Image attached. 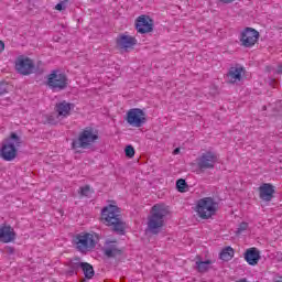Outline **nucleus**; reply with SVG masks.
Here are the masks:
<instances>
[{"instance_id": "1", "label": "nucleus", "mask_w": 282, "mask_h": 282, "mask_svg": "<svg viewBox=\"0 0 282 282\" xmlns=\"http://www.w3.org/2000/svg\"><path fill=\"white\" fill-rule=\"evenodd\" d=\"M101 221L105 226H111L117 235H124L127 225L120 215V208L116 205H108L101 209Z\"/></svg>"}, {"instance_id": "2", "label": "nucleus", "mask_w": 282, "mask_h": 282, "mask_svg": "<svg viewBox=\"0 0 282 282\" xmlns=\"http://www.w3.org/2000/svg\"><path fill=\"white\" fill-rule=\"evenodd\" d=\"M169 215V208L164 205H154L148 217V232L151 235H160L164 228V219Z\"/></svg>"}, {"instance_id": "3", "label": "nucleus", "mask_w": 282, "mask_h": 282, "mask_svg": "<svg viewBox=\"0 0 282 282\" xmlns=\"http://www.w3.org/2000/svg\"><path fill=\"white\" fill-rule=\"evenodd\" d=\"M98 140V130L93 127H86L78 133L76 139H73L72 149L73 151L80 153V150L78 149H93Z\"/></svg>"}, {"instance_id": "4", "label": "nucleus", "mask_w": 282, "mask_h": 282, "mask_svg": "<svg viewBox=\"0 0 282 282\" xmlns=\"http://www.w3.org/2000/svg\"><path fill=\"white\" fill-rule=\"evenodd\" d=\"M21 137L17 132H11L10 135L2 141L0 155L6 162H12L17 158L18 147L22 144Z\"/></svg>"}, {"instance_id": "5", "label": "nucleus", "mask_w": 282, "mask_h": 282, "mask_svg": "<svg viewBox=\"0 0 282 282\" xmlns=\"http://www.w3.org/2000/svg\"><path fill=\"white\" fill-rule=\"evenodd\" d=\"M46 85L52 91H64L69 86V78L65 73L54 69L47 75Z\"/></svg>"}, {"instance_id": "6", "label": "nucleus", "mask_w": 282, "mask_h": 282, "mask_svg": "<svg viewBox=\"0 0 282 282\" xmlns=\"http://www.w3.org/2000/svg\"><path fill=\"white\" fill-rule=\"evenodd\" d=\"M218 206L219 205L213 197H204L198 199L196 213H198L200 219H210V217L217 213Z\"/></svg>"}, {"instance_id": "7", "label": "nucleus", "mask_w": 282, "mask_h": 282, "mask_svg": "<svg viewBox=\"0 0 282 282\" xmlns=\"http://www.w3.org/2000/svg\"><path fill=\"white\" fill-rule=\"evenodd\" d=\"M98 236L89 232H82L75 236L74 241L78 252H89L96 248V238Z\"/></svg>"}, {"instance_id": "8", "label": "nucleus", "mask_w": 282, "mask_h": 282, "mask_svg": "<svg viewBox=\"0 0 282 282\" xmlns=\"http://www.w3.org/2000/svg\"><path fill=\"white\" fill-rule=\"evenodd\" d=\"M219 158L213 151H206L196 159V164L199 171H208L215 169Z\"/></svg>"}, {"instance_id": "9", "label": "nucleus", "mask_w": 282, "mask_h": 282, "mask_svg": "<svg viewBox=\"0 0 282 282\" xmlns=\"http://www.w3.org/2000/svg\"><path fill=\"white\" fill-rule=\"evenodd\" d=\"M126 120L130 127H143L147 124V112L140 108H132L127 112Z\"/></svg>"}, {"instance_id": "10", "label": "nucleus", "mask_w": 282, "mask_h": 282, "mask_svg": "<svg viewBox=\"0 0 282 282\" xmlns=\"http://www.w3.org/2000/svg\"><path fill=\"white\" fill-rule=\"evenodd\" d=\"M240 43L242 47H253V45L257 44V41H259V31L247 26L241 33H240Z\"/></svg>"}, {"instance_id": "11", "label": "nucleus", "mask_w": 282, "mask_h": 282, "mask_svg": "<svg viewBox=\"0 0 282 282\" xmlns=\"http://www.w3.org/2000/svg\"><path fill=\"white\" fill-rule=\"evenodd\" d=\"M15 69L22 76H30L34 72V62L30 57L19 58L15 62Z\"/></svg>"}, {"instance_id": "12", "label": "nucleus", "mask_w": 282, "mask_h": 282, "mask_svg": "<svg viewBox=\"0 0 282 282\" xmlns=\"http://www.w3.org/2000/svg\"><path fill=\"white\" fill-rule=\"evenodd\" d=\"M135 30L139 34H149L153 32V21L148 15H140L135 21Z\"/></svg>"}, {"instance_id": "13", "label": "nucleus", "mask_w": 282, "mask_h": 282, "mask_svg": "<svg viewBox=\"0 0 282 282\" xmlns=\"http://www.w3.org/2000/svg\"><path fill=\"white\" fill-rule=\"evenodd\" d=\"M104 254L108 259H116V257L122 254V251L118 248V242L116 240H107L104 247Z\"/></svg>"}, {"instance_id": "14", "label": "nucleus", "mask_w": 282, "mask_h": 282, "mask_svg": "<svg viewBox=\"0 0 282 282\" xmlns=\"http://www.w3.org/2000/svg\"><path fill=\"white\" fill-rule=\"evenodd\" d=\"M258 191L259 197L262 202H272V199H274V193H276L274 185L270 183H263Z\"/></svg>"}, {"instance_id": "15", "label": "nucleus", "mask_w": 282, "mask_h": 282, "mask_svg": "<svg viewBox=\"0 0 282 282\" xmlns=\"http://www.w3.org/2000/svg\"><path fill=\"white\" fill-rule=\"evenodd\" d=\"M17 239V232H14V228L10 225L0 226V241L2 243H10Z\"/></svg>"}, {"instance_id": "16", "label": "nucleus", "mask_w": 282, "mask_h": 282, "mask_svg": "<svg viewBox=\"0 0 282 282\" xmlns=\"http://www.w3.org/2000/svg\"><path fill=\"white\" fill-rule=\"evenodd\" d=\"M72 109H74V104L63 100L55 105V113L58 115L62 119L69 116Z\"/></svg>"}, {"instance_id": "17", "label": "nucleus", "mask_w": 282, "mask_h": 282, "mask_svg": "<svg viewBox=\"0 0 282 282\" xmlns=\"http://www.w3.org/2000/svg\"><path fill=\"white\" fill-rule=\"evenodd\" d=\"M138 44V40L131 35H120L117 37V45L121 50H129Z\"/></svg>"}, {"instance_id": "18", "label": "nucleus", "mask_w": 282, "mask_h": 282, "mask_svg": "<svg viewBox=\"0 0 282 282\" xmlns=\"http://www.w3.org/2000/svg\"><path fill=\"white\" fill-rule=\"evenodd\" d=\"M241 74H243V67L241 66H235L230 67L227 73V80L231 85H235V83H241Z\"/></svg>"}, {"instance_id": "19", "label": "nucleus", "mask_w": 282, "mask_h": 282, "mask_svg": "<svg viewBox=\"0 0 282 282\" xmlns=\"http://www.w3.org/2000/svg\"><path fill=\"white\" fill-rule=\"evenodd\" d=\"M259 259H261V253L257 248H249L246 250L245 261H247L249 265H257V263H259Z\"/></svg>"}, {"instance_id": "20", "label": "nucleus", "mask_w": 282, "mask_h": 282, "mask_svg": "<svg viewBox=\"0 0 282 282\" xmlns=\"http://www.w3.org/2000/svg\"><path fill=\"white\" fill-rule=\"evenodd\" d=\"M85 262H80V258H74L68 263V271L67 274L69 276H74V274H78V270L83 269Z\"/></svg>"}, {"instance_id": "21", "label": "nucleus", "mask_w": 282, "mask_h": 282, "mask_svg": "<svg viewBox=\"0 0 282 282\" xmlns=\"http://www.w3.org/2000/svg\"><path fill=\"white\" fill-rule=\"evenodd\" d=\"M213 264V261L206 260V261H196L195 268L197 272L204 273L210 270V265Z\"/></svg>"}, {"instance_id": "22", "label": "nucleus", "mask_w": 282, "mask_h": 282, "mask_svg": "<svg viewBox=\"0 0 282 282\" xmlns=\"http://www.w3.org/2000/svg\"><path fill=\"white\" fill-rule=\"evenodd\" d=\"M82 270L85 275V279H94V275L96 274V272L94 271V265H91L88 262H84V264L82 265Z\"/></svg>"}, {"instance_id": "23", "label": "nucleus", "mask_w": 282, "mask_h": 282, "mask_svg": "<svg viewBox=\"0 0 282 282\" xmlns=\"http://www.w3.org/2000/svg\"><path fill=\"white\" fill-rule=\"evenodd\" d=\"M219 257L221 261H230V259L235 257V249H232L231 247H227L221 250Z\"/></svg>"}, {"instance_id": "24", "label": "nucleus", "mask_w": 282, "mask_h": 282, "mask_svg": "<svg viewBox=\"0 0 282 282\" xmlns=\"http://www.w3.org/2000/svg\"><path fill=\"white\" fill-rule=\"evenodd\" d=\"M272 116L274 118H281L282 116V101H276L272 107Z\"/></svg>"}, {"instance_id": "25", "label": "nucleus", "mask_w": 282, "mask_h": 282, "mask_svg": "<svg viewBox=\"0 0 282 282\" xmlns=\"http://www.w3.org/2000/svg\"><path fill=\"white\" fill-rule=\"evenodd\" d=\"M12 89V86L6 82H0V96H8Z\"/></svg>"}, {"instance_id": "26", "label": "nucleus", "mask_w": 282, "mask_h": 282, "mask_svg": "<svg viewBox=\"0 0 282 282\" xmlns=\"http://www.w3.org/2000/svg\"><path fill=\"white\" fill-rule=\"evenodd\" d=\"M63 120L56 112H53L46 117V122L48 124H58Z\"/></svg>"}, {"instance_id": "27", "label": "nucleus", "mask_w": 282, "mask_h": 282, "mask_svg": "<svg viewBox=\"0 0 282 282\" xmlns=\"http://www.w3.org/2000/svg\"><path fill=\"white\" fill-rule=\"evenodd\" d=\"M176 188L178 193H186V188H188V184L186 183V180L180 178L176 181Z\"/></svg>"}, {"instance_id": "28", "label": "nucleus", "mask_w": 282, "mask_h": 282, "mask_svg": "<svg viewBox=\"0 0 282 282\" xmlns=\"http://www.w3.org/2000/svg\"><path fill=\"white\" fill-rule=\"evenodd\" d=\"M80 195L84 197H89V195H91V187L89 185L80 187Z\"/></svg>"}, {"instance_id": "29", "label": "nucleus", "mask_w": 282, "mask_h": 282, "mask_svg": "<svg viewBox=\"0 0 282 282\" xmlns=\"http://www.w3.org/2000/svg\"><path fill=\"white\" fill-rule=\"evenodd\" d=\"M124 153L126 158H133V155H135V149H133L132 145H128L126 147Z\"/></svg>"}, {"instance_id": "30", "label": "nucleus", "mask_w": 282, "mask_h": 282, "mask_svg": "<svg viewBox=\"0 0 282 282\" xmlns=\"http://www.w3.org/2000/svg\"><path fill=\"white\" fill-rule=\"evenodd\" d=\"M67 7H65V2H59L55 6V10H57L58 12H63V10H65Z\"/></svg>"}, {"instance_id": "31", "label": "nucleus", "mask_w": 282, "mask_h": 282, "mask_svg": "<svg viewBox=\"0 0 282 282\" xmlns=\"http://www.w3.org/2000/svg\"><path fill=\"white\" fill-rule=\"evenodd\" d=\"M243 230H248V225H247V223H241L240 225H239V227H238V230H237V232H243Z\"/></svg>"}, {"instance_id": "32", "label": "nucleus", "mask_w": 282, "mask_h": 282, "mask_svg": "<svg viewBox=\"0 0 282 282\" xmlns=\"http://www.w3.org/2000/svg\"><path fill=\"white\" fill-rule=\"evenodd\" d=\"M4 252L7 254H13L14 253V248L13 247H6L4 248Z\"/></svg>"}, {"instance_id": "33", "label": "nucleus", "mask_w": 282, "mask_h": 282, "mask_svg": "<svg viewBox=\"0 0 282 282\" xmlns=\"http://www.w3.org/2000/svg\"><path fill=\"white\" fill-rule=\"evenodd\" d=\"M8 102H11L10 97H7L6 99H0V105H8Z\"/></svg>"}, {"instance_id": "34", "label": "nucleus", "mask_w": 282, "mask_h": 282, "mask_svg": "<svg viewBox=\"0 0 282 282\" xmlns=\"http://www.w3.org/2000/svg\"><path fill=\"white\" fill-rule=\"evenodd\" d=\"M3 50H6V44L3 41H0V53L3 52Z\"/></svg>"}, {"instance_id": "35", "label": "nucleus", "mask_w": 282, "mask_h": 282, "mask_svg": "<svg viewBox=\"0 0 282 282\" xmlns=\"http://www.w3.org/2000/svg\"><path fill=\"white\" fill-rule=\"evenodd\" d=\"M220 1V3H232V1H235V0H219Z\"/></svg>"}, {"instance_id": "36", "label": "nucleus", "mask_w": 282, "mask_h": 282, "mask_svg": "<svg viewBox=\"0 0 282 282\" xmlns=\"http://www.w3.org/2000/svg\"><path fill=\"white\" fill-rule=\"evenodd\" d=\"M276 74H282V65L278 66Z\"/></svg>"}, {"instance_id": "37", "label": "nucleus", "mask_w": 282, "mask_h": 282, "mask_svg": "<svg viewBox=\"0 0 282 282\" xmlns=\"http://www.w3.org/2000/svg\"><path fill=\"white\" fill-rule=\"evenodd\" d=\"M180 153V148L174 149L173 154L177 155Z\"/></svg>"}, {"instance_id": "38", "label": "nucleus", "mask_w": 282, "mask_h": 282, "mask_svg": "<svg viewBox=\"0 0 282 282\" xmlns=\"http://www.w3.org/2000/svg\"><path fill=\"white\" fill-rule=\"evenodd\" d=\"M79 282H87V279L86 278L82 279Z\"/></svg>"}, {"instance_id": "39", "label": "nucleus", "mask_w": 282, "mask_h": 282, "mask_svg": "<svg viewBox=\"0 0 282 282\" xmlns=\"http://www.w3.org/2000/svg\"><path fill=\"white\" fill-rule=\"evenodd\" d=\"M263 109H265V106L263 107Z\"/></svg>"}]
</instances>
